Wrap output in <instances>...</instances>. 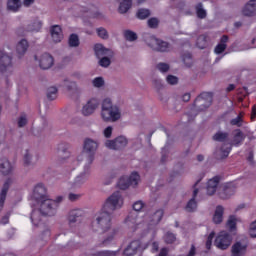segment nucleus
Here are the masks:
<instances>
[{"label":"nucleus","instance_id":"nucleus-1","mask_svg":"<svg viewBox=\"0 0 256 256\" xmlns=\"http://www.w3.org/2000/svg\"><path fill=\"white\" fill-rule=\"evenodd\" d=\"M123 207V196L121 192H114L105 201L100 212L96 213V220L92 222L90 229L94 233H108L103 240V245H109L114 239H117L119 230L111 228V212Z\"/></svg>","mask_w":256,"mask_h":256},{"label":"nucleus","instance_id":"nucleus-2","mask_svg":"<svg viewBox=\"0 0 256 256\" xmlns=\"http://www.w3.org/2000/svg\"><path fill=\"white\" fill-rule=\"evenodd\" d=\"M47 189L45 185L38 184L34 188L33 199L36 200V203H40V210L33 209L31 214V222L32 225L39 227L41 225V215L53 217L55 213H57V207H59V203L63 201V197H58L57 200L49 199L47 195Z\"/></svg>","mask_w":256,"mask_h":256},{"label":"nucleus","instance_id":"nucleus-3","mask_svg":"<svg viewBox=\"0 0 256 256\" xmlns=\"http://www.w3.org/2000/svg\"><path fill=\"white\" fill-rule=\"evenodd\" d=\"M97 147H99L97 142L87 138L84 141L82 155L78 157V159L74 162V165H79V163H81V159L86 157V165L84 169L87 171V169H89V165H91V163H93L95 160V151H97Z\"/></svg>","mask_w":256,"mask_h":256},{"label":"nucleus","instance_id":"nucleus-4","mask_svg":"<svg viewBox=\"0 0 256 256\" xmlns=\"http://www.w3.org/2000/svg\"><path fill=\"white\" fill-rule=\"evenodd\" d=\"M101 117L103 121H118L121 119V111L117 106H113L111 99L106 98L102 102Z\"/></svg>","mask_w":256,"mask_h":256},{"label":"nucleus","instance_id":"nucleus-5","mask_svg":"<svg viewBox=\"0 0 256 256\" xmlns=\"http://www.w3.org/2000/svg\"><path fill=\"white\" fill-rule=\"evenodd\" d=\"M139 174L137 172H133L130 177H122L119 179L117 186L122 189H128L129 186L136 187V185L139 183Z\"/></svg>","mask_w":256,"mask_h":256},{"label":"nucleus","instance_id":"nucleus-6","mask_svg":"<svg viewBox=\"0 0 256 256\" xmlns=\"http://www.w3.org/2000/svg\"><path fill=\"white\" fill-rule=\"evenodd\" d=\"M146 43L151 49H154V51H169V43L159 40L155 36H149V38L146 39Z\"/></svg>","mask_w":256,"mask_h":256},{"label":"nucleus","instance_id":"nucleus-7","mask_svg":"<svg viewBox=\"0 0 256 256\" xmlns=\"http://www.w3.org/2000/svg\"><path fill=\"white\" fill-rule=\"evenodd\" d=\"M215 245L218 249H228L231 245V236L225 231L220 232L215 240Z\"/></svg>","mask_w":256,"mask_h":256},{"label":"nucleus","instance_id":"nucleus-8","mask_svg":"<svg viewBox=\"0 0 256 256\" xmlns=\"http://www.w3.org/2000/svg\"><path fill=\"white\" fill-rule=\"evenodd\" d=\"M161 219H163V210H157L154 214H146L144 216L143 225L151 227L153 225H157Z\"/></svg>","mask_w":256,"mask_h":256},{"label":"nucleus","instance_id":"nucleus-9","mask_svg":"<svg viewBox=\"0 0 256 256\" xmlns=\"http://www.w3.org/2000/svg\"><path fill=\"white\" fill-rule=\"evenodd\" d=\"M212 101H213V93L203 92L196 98L194 102V107H197V105L200 104V105H203L204 109H207V107L211 105Z\"/></svg>","mask_w":256,"mask_h":256},{"label":"nucleus","instance_id":"nucleus-10","mask_svg":"<svg viewBox=\"0 0 256 256\" xmlns=\"http://www.w3.org/2000/svg\"><path fill=\"white\" fill-rule=\"evenodd\" d=\"M127 145V138L124 136H120L116 138L115 140H108L105 143V147L107 149H113L114 151H117L118 149H123Z\"/></svg>","mask_w":256,"mask_h":256},{"label":"nucleus","instance_id":"nucleus-11","mask_svg":"<svg viewBox=\"0 0 256 256\" xmlns=\"http://www.w3.org/2000/svg\"><path fill=\"white\" fill-rule=\"evenodd\" d=\"M143 249H147V245L142 246L139 240H134L124 250V256H133L137 251H143Z\"/></svg>","mask_w":256,"mask_h":256},{"label":"nucleus","instance_id":"nucleus-12","mask_svg":"<svg viewBox=\"0 0 256 256\" xmlns=\"http://www.w3.org/2000/svg\"><path fill=\"white\" fill-rule=\"evenodd\" d=\"M12 183H15V180L13 178H8L4 181L0 193V209H3V205H5V199H7V191H9Z\"/></svg>","mask_w":256,"mask_h":256},{"label":"nucleus","instance_id":"nucleus-13","mask_svg":"<svg viewBox=\"0 0 256 256\" xmlns=\"http://www.w3.org/2000/svg\"><path fill=\"white\" fill-rule=\"evenodd\" d=\"M97 107H99V101L97 99L89 100L82 108V115H85L86 117L93 115Z\"/></svg>","mask_w":256,"mask_h":256},{"label":"nucleus","instance_id":"nucleus-14","mask_svg":"<svg viewBox=\"0 0 256 256\" xmlns=\"http://www.w3.org/2000/svg\"><path fill=\"white\" fill-rule=\"evenodd\" d=\"M53 63V56L49 53L42 54L39 59V66L41 69H51V67H53Z\"/></svg>","mask_w":256,"mask_h":256},{"label":"nucleus","instance_id":"nucleus-15","mask_svg":"<svg viewBox=\"0 0 256 256\" xmlns=\"http://www.w3.org/2000/svg\"><path fill=\"white\" fill-rule=\"evenodd\" d=\"M0 71L1 73L11 71V58L3 52H0Z\"/></svg>","mask_w":256,"mask_h":256},{"label":"nucleus","instance_id":"nucleus-16","mask_svg":"<svg viewBox=\"0 0 256 256\" xmlns=\"http://www.w3.org/2000/svg\"><path fill=\"white\" fill-rule=\"evenodd\" d=\"M82 216H83V210L81 209L71 210L68 214V223L70 227L75 225V223H79L81 221Z\"/></svg>","mask_w":256,"mask_h":256},{"label":"nucleus","instance_id":"nucleus-17","mask_svg":"<svg viewBox=\"0 0 256 256\" xmlns=\"http://www.w3.org/2000/svg\"><path fill=\"white\" fill-rule=\"evenodd\" d=\"M247 253V244L237 242L232 246V256H244Z\"/></svg>","mask_w":256,"mask_h":256},{"label":"nucleus","instance_id":"nucleus-18","mask_svg":"<svg viewBox=\"0 0 256 256\" xmlns=\"http://www.w3.org/2000/svg\"><path fill=\"white\" fill-rule=\"evenodd\" d=\"M13 172V166L11 165V162L7 158H4L0 161V173L2 175H11Z\"/></svg>","mask_w":256,"mask_h":256},{"label":"nucleus","instance_id":"nucleus-19","mask_svg":"<svg viewBox=\"0 0 256 256\" xmlns=\"http://www.w3.org/2000/svg\"><path fill=\"white\" fill-rule=\"evenodd\" d=\"M51 37L54 43H60L63 39V31L61 30V26L55 25L51 28Z\"/></svg>","mask_w":256,"mask_h":256},{"label":"nucleus","instance_id":"nucleus-20","mask_svg":"<svg viewBox=\"0 0 256 256\" xmlns=\"http://www.w3.org/2000/svg\"><path fill=\"white\" fill-rule=\"evenodd\" d=\"M219 176H215L210 179L206 186V191L208 195H214L215 191H217V185H219Z\"/></svg>","mask_w":256,"mask_h":256},{"label":"nucleus","instance_id":"nucleus-21","mask_svg":"<svg viewBox=\"0 0 256 256\" xmlns=\"http://www.w3.org/2000/svg\"><path fill=\"white\" fill-rule=\"evenodd\" d=\"M243 15H246V17H252V15H256V0H250V2L245 5L243 9Z\"/></svg>","mask_w":256,"mask_h":256},{"label":"nucleus","instance_id":"nucleus-22","mask_svg":"<svg viewBox=\"0 0 256 256\" xmlns=\"http://www.w3.org/2000/svg\"><path fill=\"white\" fill-rule=\"evenodd\" d=\"M28 47L29 43L27 42V40L22 39L16 46V53L18 57L25 55V53H27Z\"/></svg>","mask_w":256,"mask_h":256},{"label":"nucleus","instance_id":"nucleus-23","mask_svg":"<svg viewBox=\"0 0 256 256\" xmlns=\"http://www.w3.org/2000/svg\"><path fill=\"white\" fill-rule=\"evenodd\" d=\"M227 41H229V37L227 36H222L220 43L215 47V53L216 55H221L225 49H227Z\"/></svg>","mask_w":256,"mask_h":256},{"label":"nucleus","instance_id":"nucleus-24","mask_svg":"<svg viewBox=\"0 0 256 256\" xmlns=\"http://www.w3.org/2000/svg\"><path fill=\"white\" fill-rule=\"evenodd\" d=\"M94 51L98 59L103 57V55H109V53L111 52V50L104 48L103 44H96L94 46Z\"/></svg>","mask_w":256,"mask_h":256},{"label":"nucleus","instance_id":"nucleus-25","mask_svg":"<svg viewBox=\"0 0 256 256\" xmlns=\"http://www.w3.org/2000/svg\"><path fill=\"white\" fill-rule=\"evenodd\" d=\"M199 193V189L195 188L193 192V198L186 205V211H195L197 209V202L195 201V197Z\"/></svg>","mask_w":256,"mask_h":256},{"label":"nucleus","instance_id":"nucleus-26","mask_svg":"<svg viewBox=\"0 0 256 256\" xmlns=\"http://www.w3.org/2000/svg\"><path fill=\"white\" fill-rule=\"evenodd\" d=\"M223 206H218L215 210L214 216H213V221L216 224H219L223 221Z\"/></svg>","mask_w":256,"mask_h":256},{"label":"nucleus","instance_id":"nucleus-27","mask_svg":"<svg viewBox=\"0 0 256 256\" xmlns=\"http://www.w3.org/2000/svg\"><path fill=\"white\" fill-rule=\"evenodd\" d=\"M133 5L132 0H123L120 3V6L118 8L119 13H127L131 9V6Z\"/></svg>","mask_w":256,"mask_h":256},{"label":"nucleus","instance_id":"nucleus-28","mask_svg":"<svg viewBox=\"0 0 256 256\" xmlns=\"http://www.w3.org/2000/svg\"><path fill=\"white\" fill-rule=\"evenodd\" d=\"M19 7H21V1L8 0V3H7L8 11H13L15 13V12L19 11Z\"/></svg>","mask_w":256,"mask_h":256},{"label":"nucleus","instance_id":"nucleus-29","mask_svg":"<svg viewBox=\"0 0 256 256\" xmlns=\"http://www.w3.org/2000/svg\"><path fill=\"white\" fill-rule=\"evenodd\" d=\"M245 139V136L243 135V132L241 130H235L234 132V138H233V145H239V143L243 142Z\"/></svg>","mask_w":256,"mask_h":256},{"label":"nucleus","instance_id":"nucleus-30","mask_svg":"<svg viewBox=\"0 0 256 256\" xmlns=\"http://www.w3.org/2000/svg\"><path fill=\"white\" fill-rule=\"evenodd\" d=\"M237 218L235 216H230L227 221V227L229 231H235V227L237 225Z\"/></svg>","mask_w":256,"mask_h":256},{"label":"nucleus","instance_id":"nucleus-31","mask_svg":"<svg viewBox=\"0 0 256 256\" xmlns=\"http://www.w3.org/2000/svg\"><path fill=\"white\" fill-rule=\"evenodd\" d=\"M196 45L199 49H205L207 47V36L202 35L198 37Z\"/></svg>","mask_w":256,"mask_h":256},{"label":"nucleus","instance_id":"nucleus-32","mask_svg":"<svg viewBox=\"0 0 256 256\" xmlns=\"http://www.w3.org/2000/svg\"><path fill=\"white\" fill-rule=\"evenodd\" d=\"M229 153H231V145L224 144L220 150V155L222 158L229 157Z\"/></svg>","mask_w":256,"mask_h":256},{"label":"nucleus","instance_id":"nucleus-33","mask_svg":"<svg viewBox=\"0 0 256 256\" xmlns=\"http://www.w3.org/2000/svg\"><path fill=\"white\" fill-rule=\"evenodd\" d=\"M47 97L50 101L57 99V88L56 87L48 88Z\"/></svg>","mask_w":256,"mask_h":256},{"label":"nucleus","instance_id":"nucleus-34","mask_svg":"<svg viewBox=\"0 0 256 256\" xmlns=\"http://www.w3.org/2000/svg\"><path fill=\"white\" fill-rule=\"evenodd\" d=\"M124 37L127 39V41H135L137 40V33L131 31V30H126L124 32Z\"/></svg>","mask_w":256,"mask_h":256},{"label":"nucleus","instance_id":"nucleus-35","mask_svg":"<svg viewBox=\"0 0 256 256\" xmlns=\"http://www.w3.org/2000/svg\"><path fill=\"white\" fill-rule=\"evenodd\" d=\"M196 13L199 19H205V17H207V12L205 11V9H203V6L201 4H198V6L196 7Z\"/></svg>","mask_w":256,"mask_h":256},{"label":"nucleus","instance_id":"nucleus-36","mask_svg":"<svg viewBox=\"0 0 256 256\" xmlns=\"http://www.w3.org/2000/svg\"><path fill=\"white\" fill-rule=\"evenodd\" d=\"M151 15L149 9H139L137 12L138 19H147Z\"/></svg>","mask_w":256,"mask_h":256},{"label":"nucleus","instance_id":"nucleus-37","mask_svg":"<svg viewBox=\"0 0 256 256\" xmlns=\"http://www.w3.org/2000/svg\"><path fill=\"white\" fill-rule=\"evenodd\" d=\"M70 47H78L79 46V36L77 34H72L69 38Z\"/></svg>","mask_w":256,"mask_h":256},{"label":"nucleus","instance_id":"nucleus-38","mask_svg":"<svg viewBox=\"0 0 256 256\" xmlns=\"http://www.w3.org/2000/svg\"><path fill=\"white\" fill-rule=\"evenodd\" d=\"M126 223L128 225H135V223H141V220L139 217H137L136 214H131V216H129L127 219H126Z\"/></svg>","mask_w":256,"mask_h":256},{"label":"nucleus","instance_id":"nucleus-39","mask_svg":"<svg viewBox=\"0 0 256 256\" xmlns=\"http://www.w3.org/2000/svg\"><path fill=\"white\" fill-rule=\"evenodd\" d=\"M243 121V112H241L236 118L230 121L231 125H236L237 127H241V123Z\"/></svg>","mask_w":256,"mask_h":256},{"label":"nucleus","instance_id":"nucleus-40","mask_svg":"<svg viewBox=\"0 0 256 256\" xmlns=\"http://www.w3.org/2000/svg\"><path fill=\"white\" fill-rule=\"evenodd\" d=\"M228 134L227 133H223V132H217L213 139L214 141H225V139H227Z\"/></svg>","mask_w":256,"mask_h":256},{"label":"nucleus","instance_id":"nucleus-41","mask_svg":"<svg viewBox=\"0 0 256 256\" xmlns=\"http://www.w3.org/2000/svg\"><path fill=\"white\" fill-rule=\"evenodd\" d=\"M87 181V174H81L75 179L74 185H81L82 183H85Z\"/></svg>","mask_w":256,"mask_h":256},{"label":"nucleus","instance_id":"nucleus-42","mask_svg":"<svg viewBox=\"0 0 256 256\" xmlns=\"http://www.w3.org/2000/svg\"><path fill=\"white\" fill-rule=\"evenodd\" d=\"M133 209L134 211H143V209H145V204L143 203V201H136L133 204Z\"/></svg>","mask_w":256,"mask_h":256},{"label":"nucleus","instance_id":"nucleus-43","mask_svg":"<svg viewBox=\"0 0 256 256\" xmlns=\"http://www.w3.org/2000/svg\"><path fill=\"white\" fill-rule=\"evenodd\" d=\"M166 81L169 83V85H177L179 78L173 75H168Z\"/></svg>","mask_w":256,"mask_h":256},{"label":"nucleus","instance_id":"nucleus-44","mask_svg":"<svg viewBox=\"0 0 256 256\" xmlns=\"http://www.w3.org/2000/svg\"><path fill=\"white\" fill-rule=\"evenodd\" d=\"M157 69L160 71V73H167V71H169V65L165 63H159L157 65Z\"/></svg>","mask_w":256,"mask_h":256},{"label":"nucleus","instance_id":"nucleus-45","mask_svg":"<svg viewBox=\"0 0 256 256\" xmlns=\"http://www.w3.org/2000/svg\"><path fill=\"white\" fill-rule=\"evenodd\" d=\"M215 238V232H211L206 241V248L211 249V245L213 244V239Z\"/></svg>","mask_w":256,"mask_h":256},{"label":"nucleus","instance_id":"nucleus-46","mask_svg":"<svg viewBox=\"0 0 256 256\" xmlns=\"http://www.w3.org/2000/svg\"><path fill=\"white\" fill-rule=\"evenodd\" d=\"M101 67H109L111 65V60L107 57H102L99 61Z\"/></svg>","mask_w":256,"mask_h":256},{"label":"nucleus","instance_id":"nucleus-47","mask_svg":"<svg viewBox=\"0 0 256 256\" xmlns=\"http://www.w3.org/2000/svg\"><path fill=\"white\" fill-rule=\"evenodd\" d=\"M94 87H103L105 85V81L101 77H97L93 80Z\"/></svg>","mask_w":256,"mask_h":256},{"label":"nucleus","instance_id":"nucleus-48","mask_svg":"<svg viewBox=\"0 0 256 256\" xmlns=\"http://www.w3.org/2000/svg\"><path fill=\"white\" fill-rule=\"evenodd\" d=\"M165 243H173L175 241V235L173 233H167L164 236Z\"/></svg>","mask_w":256,"mask_h":256},{"label":"nucleus","instance_id":"nucleus-49","mask_svg":"<svg viewBox=\"0 0 256 256\" xmlns=\"http://www.w3.org/2000/svg\"><path fill=\"white\" fill-rule=\"evenodd\" d=\"M157 25H159V20H157V18H150L148 20V26L151 27L152 29H155Z\"/></svg>","mask_w":256,"mask_h":256},{"label":"nucleus","instance_id":"nucleus-50","mask_svg":"<svg viewBox=\"0 0 256 256\" xmlns=\"http://www.w3.org/2000/svg\"><path fill=\"white\" fill-rule=\"evenodd\" d=\"M249 234L251 237H256V221L250 224Z\"/></svg>","mask_w":256,"mask_h":256},{"label":"nucleus","instance_id":"nucleus-51","mask_svg":"<svg viewBox=\"0 0 256 256\" xmlns=\"http://www.w3.org/2000/svg\"><path fill=\"white\" fill-rule=\"evenodd\" d=\"M97 33H98V36L101 37V39H107L108 37L107 30H105V28H98Z\"/></svg>","mask_w":256,"mask_h":256},{"label":"nucleus","instance_id":"nucleus-52","mask_svg":"<svg viewBox=\"0 0 256 256\" xmlns=\"http://www.w3.org/2000/svg\"><path fill=\"white\" fill-rule=\"evenodd\" d=\"M111 135H113V127L108 126V127L104 130V137H106V139H109V137H111Z\"/></svg>","mask_w":256,"mask_h":256},{"label":"nucleus","instance_id":"nucleus-53","mask_svg":"<svg viewBox=\"0 0 256 256\" xmlns=\"http://www.w3.org/2000/svg\"><path fill=\"white\" fill-rule=\"evenodd\" d=\"M27 125V117L21 116L18 120V127H25Z\"/></svg>","mask_w":256,"mask_h":256},{"label":"nucleus","instance_id":"nucleus-54","mask_svg":"<svg viewBox=\"0 0 256 256\" xmlns=\"http://www.w3.org/2000/svg\"><path fill=\"white\" fill-rule=\"evenodd\" d=\"M99 255L100 256H115V255H117V252L106 250V251L100 252Z\"/></svg>","mask_w":256,"mask_h":256},{"label":"nucleus","instance_id":"nucleus-55","mask_svg":"<svg viewBox=\"0 0 256 256\" xmlns=\"http://www.w3.org/2000/svg\"><path fill=\"white\" fill-rule=\"evenodd\" d=\"M41 27H42L41 21H36L34 23V28L32 29V31H39L41 29Z\"/></svg>","mask_w":256,"mask_h":256},{"label":"nucleus","instance_id":"nucleus-56","mask_svg":"<svg viewBox=\"0 0 256 256\" xmlns=\"http://www.w3.org/2000/svg\"><path fill=\"white\" fill-rule=\"evenodd\" d=\"M35 3V0H24L23 5L24 7H30V5H33Z\"/></svg>","mask_w":256,"mask_h":256},{"label":"nucleus","instance_id":"nucleus-57","mask_svg":"<svg viewBox=\"0 0 256 256\" xmlns=\"http://www.w3.org/2000/svg\"><path fill=\"white\" fill-rule=\"evenodd\" d=\"M157 251H159V243L153 242L152 243V252L155 253Z\"/></svg>","mask_w":256,"mask_h":256},{"label":"nucleus","instance_id":"nucleus-58","mask_svg":"<svg viewBox=\"0 0 256 256\" xmlns=\"http://www.w3.org/2000/svg\"><path fill=\"white\" fill-rule=\"evenodd\" d=\"M168 253H169V250H167V248H162L160 250L159 255H157V256H167Z\"/></svg>","mask_w":256,"mask_h":256},{"label":"nucleus","instance_id":"nucleus-59","mask_svg":"<svg viewBox=\"0 0 256 256\" xmlns=\"http://www.w3.org/2000/svg\"><path fill=\"white\" fill-rule=\"evenodd\" d=\"M7 223H9V215H6L1 219L2 225H7Z\"/></svg>","mask_w":256,"mask_h":256},{"label":"nucleus","instance_id":"nucleus-60","mask_svg":"<svg viewBox=\"0 0 256 256\" xmlns=\"http://www.w3.org/2000/svg\"><path fill=\"white\" fill-rule=\"evenodd\" d=\"M256 117V107H252V112H251V120L254 121Z\"/></svg>","mask_w":256,"mask_h":256},{"label":"nucleus","instance_id":"nucleus-61","mask_svg":"<svg viewBox=\"0 0 256 256\" xmlns=\"http://www.w3.org/2000/svg\"><path fill=\"white\" fill-rule=\"evenodd\" d=\"M191 99V94H184L182 96V100L187 103V101H189Z\"/></svg>","mask_w":256,"mask_h":256},{"label":"nucleus","instance_id":"nucleus-62","mask_svg":"<svg viewBox=\"0 0 256 256\" xmlns=\"http://www.w3.org/2000/svg\"><path fill=\"white\" fill-rule=\"evenodd\" d=\"M78 197H79V195H77V194H69L70 201H77Z\"/></svg>","mask_w":256,"mask_h":256},{"label":"nucleus","instance_id":"nucleus-63","mask_svg":"<svg viewBox=\"0 0 256 256\" xmlns=\"http://www.w3.org/2000/svg\"><path fill=\"white\" fill-rule=\"evenodd\" d=\"M187 256H195V246L194 245H192Z\"/></svg>","mask_w":256,"mask_h":256},{"label":"nucleus","instance_id":"nucleus-64","mask_svg":"<svg viewBox=\"0 0 256 256\" xmlns=\"http://www.w3.org/2000/svg\"><path fill=\"white\" fill-rule=\"evenodd\" d=\"M24 163L25 165H29V152H26L24 156Z\"/></svg>","mask_w":256,"mask_h":256}]
</instances>
